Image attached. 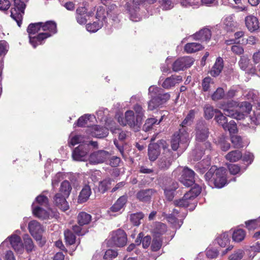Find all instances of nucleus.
Listing matches in <instances>:
<instances>
[{
  "label": "nucleus",
  "instance_id": "1",
  "mask_svg": "<svg viewBox=\"0 0 260 260\" xmlns=\"http://www.w3.org/2000/svg\"><path fill=\"white\" fill-rule=\"evenodd\" d=\"M230 104L231 103H228L227 105H221L219 108L223 110L225 116L237 120L243 119L252 108L251 104L247 102L242 103L239 110H234L230 107Z\"/></svg>",
  "mask_w": 260,
  "mask_h": 260
},
{
  "label": "nucleus",
  "instance_id": "2",
  "mask_svg": "<svg viewBox=\"0 0 260 260\" xmlns=\"http://www.w3.org/2000/svg\"><path fill=\"white\" fill-rule=\"evenodd\" d=\"M13 1L14 7L11 10V17L20 27L26 6L24 2H27L28 0H13Z\"/></svg>",
  "mask_w": 260,
  "mask_h": 260
},
{
  "label": "nucleus",
  "instance_id": "3",
  "mask_svg": "<svg viewBox=\"0 0 260 260\" xmlns=\"http://www.w3.org/2000/svg\"><path fill=\"white\" fill-rule=\"evenodd\" d=\"M41 22L30 24L27 29L29 35V42L36 48L38 45L41 44L44 39H39V34L42 32L41 30Z\"/></svg>",
  "mask_w": 260,
  "mask_h": 260
},
{
  "label": "nucleus",
  "instance_id": "4",
  "mask_svg": "<svg viewBox=\"0 0 260 260\" xmlns=\"http://www.w3.org/2000/svg\"><path fill=\"white\" fill-rule=\"evenodd\" d=\"M111 237L109 240L112 246L123 247L127 243V235L124 230L119 229L112 232Z\"/></svg>",
  "mask_w": 260,
  "mask_h": 260
},
{
  "label": "nucleus",
  "instance_id": "5",
  "mask_svg": "<svg viewBox=\"0 0 260 260\" xmlns=\"http://www.w3.org/2000/svg\"><path fill=\"white\" fill-rule=\"evenodd\" d=\"M41 30L39 34V39H46L57 32L56 23L53 21L41 22Z\"/></svg>",
  "mask_w": 260,
  "mask_h": 260
},
{
  "label": "nucleus",
  "instance_id": "6",
  "mask_svg": "<svg viewBox=\"0 0 260 260\" xmlns=\"http://www.w3.org/2000/svg\"><path fill=\"white\" fill-rule=\"evenodd\" d=\"M125 119L124 120L122 117L119 116L118 121L121 125H125L127 123L131 127H136V129L139 128L142 123L140 120H138V118L135 117L134 112L132 110L127 111L125 113Z\"/></svg>",
  "mask_w": 260,
  "mask_h": 260
},
{
  "label": "nucleus",
  "instance_id": "7",
  "mask_svg": "<svg viewBox=\"0 0 260 260\" xmlns=\"http://www.w3.org/2000/svg\"><path fill=\"white\" fill-rule=\"evenodd\" d=\"M194 59L189 56L179 58L173 63L172 69L175 72L183 70L189 68L193 63Z\"/></svg>",
  "mask_w": 260,
  "mask_h": 260
},
{
  "label": "nucleus",
  "instance_id": "8",
  "mask_svg": "<svg viewBox=\"0 0 260 260\" xmlns=\"http://www.w3.org/2000/svg\"><path fill=\"white\" fill-rule=\"evenodd\" d=\"M88 151L89 146L88 144H80L73 151V158L74 160L77 161H85L87 158Z\"/></svg>",
  "mask_w": 260,
  "mask_h": 260
},
{
  "label": "nucleus",
  "instance_id": "9",
  "mask_svg": "<svg viewBox=\"0 0 260 260\" xmlns=\"http://www.w3.org/2000/svg\"><path fill=\"white\" fill-rule=\"evenodd\" d=\"M28 230L32 235L37 240H40L42 238L44 229L42 225L36 220L30 221L28 225Z\"/></svg>",
  "mask_w": 260,
  "mask_h": 260
},
{
  "label": "nucleus",
  "instance_id": "10",
  "mask_svg": "<svg viewBox=\"0 0 260 260\" xmlns=\"http://www.w3.org/2000/svg\"><path fill=\"white\" fill-rule=\"evenodd\" d=\"M115 7V5H111L108 10L106 11L104 7H98L95 14L96 20L98 21H102L103 23L105 25L107 23V16L111 17L112 10H114Z\"/></svg>",
  "mask_w": 260,
  "mask_h": 260
},
{
  "label": "nucleus",
  "instance_id": "11",
  "mask_svg": "<svg viewBox=\"0 0 260 260\" xmlns=\"http://www.w3.org/2000/svg\"><path fill=\"white\" fill-rule=\"evenodd\" d=\"M149 93H153L159 105L166 102L170 98L168 93H164L163 90L156 86H151L148 89Z\"/></svg>",
  "mask_w": 260,
  "mask_h": 260
},
{
  "label": "nucleus",
  "instance_id": "12",
  "mask_svg": "<svg viewBox=\"0 0 260 260\" xmlns=\"http://www.w3.org/2000/svg\"><path fill=\"white\" fill-rule=\"evenodd\" d=\"M196 131V140L198 141H204L208 137V128L204 121H200L197 124Z\"/></svg>",
  "mask_w": 260,
  "mask_h": 260
},
{
  "label": "nucleus",
  "instance_id": "13",
  "mask_svg": "<svg viewBox=\"0 0 260 260\" xmlns=\"http://www.w3.org/2000/svg\"><path fill=\"white\" fill-rule=\"evenodd\" d=\"M226 170L221 167L217 169L215 166L212 167L205 174L206 179H226Z\"/></svg>",
  "mask_w": 260,
  "mask_h": 260
},
{
  "label": "nucleus",
  "instance_id": "14",
  "mask_svg": "<svg viewBox=\"0 0 260 260\" xmlns=\"http://www.w3.org/2000/svg\"><path fill=\"white\" fill-rule=\"evenodd\" d=\"M156 192L154 189H141L136 194V199L140 202L150 203L152 196Z\"/></svg>",
  "mask_w": 260,
  "mask_h": 260
},
{
  "label": "nucleus",
  "instance_id": "15",
  "mask_svg": "<svg viewBox=\"0 0 260 260\" xmlns=\"http://www.w3.org/2000/svg\"><path fill=\"white\" fill-rule=\"evenodd\" d=\"M173 161L172 153L170 150L167 151L161 156L157 161V167L159 169L166 170L171 166Z\"/></svg>",
  "mask_w": 260,
  "mask_h": 260
},
{
  "label": "nucleus",
  "instance_id": "16",
  "mask_svg": "<svg viewBox=\"0 0 260 260\" xmlns=\"http://www.w3.org/2000/svg\"><path fill=\"white\" fill-rule=\"evenodd\" d=\"M109 157L110 154L108 152L104 150H100L91 154L89 160L92 164H100L105 162Z\"/></svg>",
  "mask_w": 260,
  "mask_h": 260
},
{
  "label": "nucleus",
  "instance_id": "17",
  "mask_svg": "<svg viewBox=\"0 0 260 260\" xmlns=\"http://www.w3.org/2000/svg\"><path fill=\"white\" fill-rule=\"evenodd\" d=\"M69 197H64L61 192L56 193L53 198V202L56 207L62 211H66L69 209V205L66 199Z\"/></svg>",
  "mask_w": 260,
  "mask_h": 260
},
{
  "label": "nucleus",
  "instance_id": "18",
  "mask_svg": "<svg viewBox=\"0 0 260 260\" xmlns=\"http://www.w3.org/2000/svg\"><path fill=\"white\" fill-rule=\"evenodd\" d=\"M173 174L175 177H177V174H180L181 179H193L196 175L195 172L187 167H179L173 172Z\"/></svg>",
  "mask_w": 260,
  "mask_h": 260
},
{
  "label": "nucleus",
  "instance_id": "19",
  "mask_svg": "<svg viewBox=\"0 0 260 260\" xmlns=\"http://www.w3.org/2000/svg\"><path fill=\"white\" fill-rule=\"evenodd\" d=\"M245 23L247 29L251 32L257 30L259 27L258 19L253 15H249L245 17Z\"/></svg>",
  "mask_w": 260,
  "mask_h": 260
},
{
  "label": "nucleus",
  "instance_id": "20",
  "mask_svg": "<svg viewBox=\"0 0 260 260\" xmlns=\"http://www.w3.org/2000/svg\"><path fill=\"white\" fill-rule=\"evenodd\" d=\"M146 0H134L133 1V8H129L128 9L130 15V19L133 21H138L140 20V17H139L137 12L139 10V8L137 7V5H139L140 3L145 1ZM149 3H154L156 0H147Z\"/></svg>",
  "mask_w": 260,
  "mask_h": 260
},
{
  "label": "nucleus",
  "instance_id": "21",
  "mask_svg": "<svg viewBox=\"0 0 260 260\" xmlns=\"http://www.w3.org/2000/svg\"><path fill=\"white\" fill-rule=\"evenodd\" d=\"M182 80L180 76L173 75L170 77L167 78L163 82L161 85L166 89H169L175 86L176 84H179Z\"/></svg>",
  "mask_w": 260,
  "mask_h": 260
},
{
  "label": "nucleus",
  "instance_id": "22",
  "mask_svg": "<svg viewBox=\"0 0 260 260\" xmlns=\"http://www.w3.org/2000/svg\"><path fill=\"white\" fill-rule=\"evenodd\" d=\"M33 215L40 219H46L49 218V214L48 211L39 206H35L33 203L32 206Z\"/></svg>",
  "mask_w": 260,
  "mask_h": 260
},
{
  "label": "nucleus",
  "instance_id": "23",
  "mask_svg": "<svg viewBox=\"0 0 260 260\" xmlns=\"http://www.w3.org/2000/svg\"><path fill=\"white\" fill-rule=\"evenodd\" d=\"M167 231V226L166 224L161 222H157L155 224L152 233L153 237L161 238V236L165 234Z\"/></svg>",
  "mask_w": 260,
  "mask_h": 260
},
{
  "label": "nucleus",
  "instance_id": "24",
  "mask_svg": "<svg viewBox=\"0 0 260 260\" xmlns=\"http://www.w3.org/2000/svg\"><path fill=\"white\" fill-rule=\"evenodd\" d=\"M108 127H109L108 126ZM91 134L93 137L96 138H104L108 135V129L105 127H101L99 125H94L91 128Z\"/></svg>",
  "mask_w": 260,
  "mask_h": 260
},
{
  "label": "nucleus",
  "instance_id": "25",
  "mask_svg": "<svg viewBox=\"0 0 260 260\" xmlns=\"http://www.w3.org/2000/svg\"><path fill=\"white\" fill-rule=\"evenodd\" d=\"M160 153L159 146L157 144H150L148 146V155L150 161L155 160Z\"/></svg>",
  "mask_w": 260,
  "mask_h": 260
},
{
  "label": "nucleus",
  "instance_id": "26",
  "mask_svg": "<svg viewBox=\"0 0 260 260\" xmlns=\"http://www.w3.org/2000/svg\"><path fill=\"white\" fill-rule=\"evenodd\" d=\"M127 201L126 196L120 197L116 202L111 207L110 210L112 212L120 211L125 205Z\"/></svg>",
  "mask_w": 260,
  "mask_h": 260
},
{
  "label": "nucleus",
  "instance_id": "27",
  "mask_svg": "<svg viewBox=\"0 0 260 260\" xmlns=\"http://www.w3.org/2000/svg\"><path fill=\"white\" fill-rule=\"evenodd\" d=\"M9 239L12 247L15 251L20 252L23 250V244L20 237L14 235L10 236Z\"/></svg>",
  "mask_w": 260,
  "mask_h": 260
},
{
  "label": "nucleus",
  "instance_id": "28",
  "mask_svg": "<svg viewBox=\"0 0 260 260\" xmlns=\"http://www.w3.org/2000/svg\"><path fill=\"white\" fill-rule=\"evenodd\" d=\"M193 37L194 39L206 41L210 39L211 32L209 28L205 27L194 34Z\"/></svg>",
  "mask_w": 260,
  "mask_h": 260
},
{
  "label": "nucleus",
  "instance_id": "29",
  "mask_svg": "<svg viewBox=\"0 0 260 260\" xmlns=\"http://www.w3.org/2000/svg\"><path fill=\"white\" fill-rule=\"evenodd\" d=\"M237 26V22L234 21L233 16H228L223 19V27L227 31L234 30Z\"/></svg>",
  "mask_w": 260,
  "mask_h": 260
},
{
  "label": "nucleus",
  "instance_id": "30",
  "mask_svg": "<svg viewBox=\"0 0 260 260\" xmlns=\"http://www.w3.org/2000/svg\"><path fill=\"white\" fill-rule=\"evenodd\" d=\"M187 130L186 125L182 126V124H181V128L179 129L178 134L176 135V136L180 139V144H184V146H183L184 147H186L189 140V134Z\"/></svg>",
  "mask_w": 260,
  "mask_h": 260
},
{
  "label": "nucleus",
  "instance_id": "31",
  "mask_svg": "<svg viewBox=\"0 0 260 260\" xmlns=\"http://www.w3.org/2000/svg\"><path fill=\"white\" fill-rule=\"evenodd\" d=\"M91 215L84 211L79 212L77 217V223L80 225L89 224L91 221Z\"/></svg>",
  "mask_w": 260,
  "mask_h": 260
},
{
  "label": "nucleus",
  "instance_id": "32",
  "mask_svg": "<svg viewBox=\"0 0 260 260\" xmlns=\"http://www.w3.org/2000/svg\"><path fill=\"white\" fill-rule=\"evenodd\" d=\"M91 191L89 185H86L81 190L78 197L79 203H83L86 202L91 194Z\"/></svg>",
  "mask_w": 260,
  "mask_h": 260
},
{
  "label": "nucleus",
  "instance_id": "33",
  "mask_svg": "<svg viewBox=\"0 0 260 260\" xmlns=\"http://www.w3.org/2000/svg\"><path fill=\"white\" fill-rule=\"evenodd\" d=\"M223 59L221 57H218L210 71L212 76L216 77L219 75L223 69Z\"/></svg>",
  "mask_w": 260,
  "mask_h": 260
},
{
  "label": "nucleus",
  "instance_id": "34",
  "mask_svg": "<svg viewBox=\"0 0 260 260\" xmlns=\"http://www.w3.org/2000/svg\"><path fill=\"white\" fill-rule=\"evenodd\" d=\"M163 116L161 117V118L158 121L157 119L155 118H150L146 119L144 124L143 126V129L145 132H148L150 131L154 124H158L162 120Z\"/></svg>",
  "mask_w": 260,
  "mask_h": 260
},
{
  "label": "nucleus",
  "instance_id": "35",
  "mask_svg": "<svg viewBox=\"0 0 260 260\" xmlns=\"http://www.w3.org/2000/svg\"><path fill=\"white\" fill-rule=\"evenodd\" d=\"M188 194H189L185 193L182 199L174 201V205L179 207H188L192 201V200L189 199V197H188Z\"/></svg>",
  "mask_w": 260,
  "mask_h": 260
},
{
  "label": "nucleus",
  "instance_id": "36",
  "mask_svg": "<svg viewBox=\"0 0 260 260\" xmlns=\"http://www.w3.org/2000/svg\"><path fill=\"white\" fill-rule=\"evenodd\" d=\"M202 45L199 43H189L184 46V50L188 53H191L202 49Z\"/></svg>",
  "mask_w": 260,
  "mask_h": 260
},
{
  "label": "nucleus",
  "instance_id": "37",
  "mask_svg": "<svg viewBox=\"0 0 260 260\" xmlns=\"http://www.w3.org/2000/svg\"><path fill=\"white\" fill-rule=\"evenodd\" d=\"M104 25L105 24L103 23L102 21H98L96 20V21L92 23H89L87 24L86 25V28L89 32H95L104 26Z\"/></svg>",
  "mask_w": 260,
  "mask_h": 260
},
{
  "label": "nucleus",
  "instance_id": "38",
  "mask_svg": "<svg viewBox=\"0 0 260 260\" xmlns=\"http://www.w3.org/2000/svg\"><path fill=\"white\" fill-rule=\"evenodd\" d=\"M242 157V153L240 151L236 150L229 152L225 155L226 160L231 162H236L239 160Z\"/></svg>",
  "mask_w": 260,
  "mask_h": 260
},
{
  "label": "nucleus",
  "instance_id": "39",
  "mask_svg": "<svg viewBox=\"0 0 260 260\" xmlns=\"http://www.w3.org/2000/svg\"><path fill=\"white\" fill-rule=\"evenodd\" d=\"M172 184L173 186L172 188L168 187H165L164 188L165 196L167 199L169 201H171L173 200L174 197V191L178 188L179 186L178 184H176L175 183H173Z\"/></svg>",
  "mask_w": 260,
  "mask_h": 260
},
{
  "label": "nucleus",
  "instance_id": "40",
  "mask_svg": "<svg viewBox=\"0 0 260 260\" xmlns=\"http://www.w3.org/2000/svg\"><path fill=\"white\" fill-rule=\"evenodd\" d=\"M85 177L82 174H72L71 173L58 172L56 174V179H77Z\"/></svg>",
  "mask_w": 260,
  "mask_h": 260
},
{
  "label": "nucleus",
  "instance_id": "41",
  "mask_svg": "<svg viewBox=\"0 0 260 260\" xmlns=\"http://www.w3.org/2000/svg\"><path fill=\"white\" fill-rule=\"evenodd\" d=\"M201 192V187L199 185L195 183L190 187V190L186 194H189L188 197L192 201L200 194Z\"/></svg>",
  "mask_w": 260,
  "mask_h": 260
},
{
  "label": "nucleus",
  "instance_id": "42",
  "mask_svg": "<svg viewBox=\"0 0 260 260\" xmlns=\"http://www.w3.org/2000/svg\"><path fill=\"white\" fill-rule=\"evenodd\" d=\"M64 235L66 245H72L75 243L76 237L72 231L70 230L64 231Z\"/></svg>",
  "mask_w": 260,
  "mask_h": 260
},
{
  "label": "nucleus",
  "instance_id": "43",
  "mask_svg": "<svg viewBox=\"0 0 260 260\" xmlns=\"http://www.w3.org/2000/svg\"><path fill=\"white\" fill-rule=\"evenodd\" d=\"M69 144L72 146L79 143L81 144H88V142L85 140L84 138L81 135H75L72 136L71 134L70 136Z\"/></svg>",
  "mask_w": 260,
  "mask_h": 260
},
{
  "label": "nucleus",
  "instance_id": "44",
  "mask_svg": "<svg viewBox=\"0 0 260 260\" xmlns=\"http://www.w3.org/2000/svg\"><path fill=\"white\" fill-rule=\"evenodd\" d=\"M205 117L207 119H211L215 114H217L219 112L218 110L214 109L213 107L210 105H206L204 108Z\"/></svg>",
  "mask_w": 260,
  "mask_h": 260
},
{
  "label": "nucleus",
  "instance_id": "45",
  "mask_svg": "<svg viewBox=\"0 0 260 260\" xmlns=\"http://www.w3.org/2000/svg\"><path fill=\"white\" fill-rule=\"evenodd\" d=\"M72 190V186L70 183L64 180L61 184L59 192H61L64 197H69Z\"/></svg>",
  "mask_w": 260,
  "mask_h": 260
},
{
  "label": "nucleus",
  "instance_id": "46",
  "mask_svg": "<svg viewBox=\"0 0 260 260\" xmlns=\"http://www.w3.org/2000/svg\"><path fill=\"white\" fill-rule=\"evenodd\" d=\"M162 244V238L153 237L151 244V249L152 251H157L161 247Z\"/></svg>",
  "mask_w": 260,
  "mask_h": 260
},
{
  "label": "nucleus",
  "instance_id": "47",
  "mask_svg": "<svg viewBox=\"0 0 260 260\" xmlns=\"http://www.w3.org/2000/svg\"><path fill=\"white\" fill-rule=\"evenodd\" d=\"M144 216V214L141 212L132 214L130 215V221L135 226H138L140 224V220Z\"/></svg>",
  "mask_w": 260,
  "mask_h": 260
},
{
  "label": "nucleus",
  "instance_id": "48",
  "mask_svg": "<svg viewBox=\"0 0 260 260\" xmlns=\"http://www.w3.org/2000/svg\"><path fill=\"white\" fill-rule=\"evenodd\" d=\"M245 235V232L243 230L237 229L233 232L232 238L235 242H241L244 239Z\"/></svg>",
  "mask_w": 260,
  "mask_h": 260
},
{
  "label": "nucleus",
  "instance_id": "49",
  "mask_svg": "<svg viewBox=\"0 0 260 260\" xmlns=\"http://www.w3.org/2000/svg\"><path fill=\"white\" fill-rule=\"evenodd\" d=\"M106 125L107 126L109 127L110 131L113 133H118V138L120 140L123 141L124 140L126 137V134L124 131L120 132V129L119 128H117L115 126L113 125L112 123H111L110 124H108V122H106Z\"/></svg>",
  "mask_w": 260,
  "mask_h": 260
},
{
  "label": "nucleus",
  "instance_id": "50",
  "mask_svg": "<svg viewBox=\"0 0 260 260\" xmlns=\"http://www.w3.org/2000/svg\"><path fill=\"white\" fill-rule=\"evenodd\" d=\"M23 245L27 252H31L34 248V244L32 239L28 235H25L23 237Z\"/></svg>",
  "mask_w": 260,
  "mask_h": 260
},
{
  "label": "nucleus",
  "instance_id": "51",
  "mask_svg": "<svg viewBox=\"0 0 260 260\" xmlns=\"http://www.w3.org/2000/svg\"><path fill=\"white\" fill-rule=\"evenodd\" d=\"M217 241L218 244L222 247H225L230 242L229 235L227 233H224L217 238Z\"/></svg>",
  "mask_w": 260,
  "mask_h": 260
},
{
  "label": "nucleus",
  "instance_id": "52",
  "mask_svg": "<svg viewBox=\"0 0 260 260\" xmlns=\"http://www.w3.org/2000/svg\"><path fill=\"white\" fill-rule=\"evenodd\" d=\"M84 225L75 224L72 226V232L78 236H83L88 232L86 228H83Z\"/></svg>",
  "mask_w": 260,
  "mask_h": 260
},
{
  "label": "nucleus",
  "instance_id": "53",
  "mask_svg": "<svg viewBox=\"0 0 260 260\" xmlns=\"http://www.w3.org/2000/svg\"><path fill=\"white\" fill-rule=\"evenodd\" d=\"M215 119L216 122L222 126L223 128L226 127V124L228 123L227 118L220 111L215 116Z\"/></svg>",
  "mask_w": 260,
  "mask_h": 260
},
{
  "label": "nucleus",
  "instance_id": "54",
  "mask_svg": "<svg viewBox=\"0 0 260 260\" xmlns=\"http://www.w3.org/2000/svg\"><path fill=\"white\" fill-rule=\"evenodd\" d=\"M214 82L211 78L207 77L205 78L202 83L203 90L204 91H208L210 90L211 85L213 84Z\"/></svg>",
  "mask_w": 260,
  "mask_h": 260
},
{
  "label": "nucleus",
  "instance_id": "55",
  "mask_svg": "<svg viewBox=\"0 0 260 260\" xmlns=\"http://www.w3.org/2000/svg\"><path fill=\"white\" fill-rule=\"evenodd\" d=\"M231 142L236 148H241L243 147L242 138L238 135H233L231 136Z\"/></svg>",
  "mask_w": 260,
  "mask_h": 260
},
{
  "label": "nucleus",
  "instance_id": "56",
  "mask_svg": "<svg viewBox=\"0 0 260 260\" xmlns=\"http://www.w3.org/2000/svg\"><path fill=\"white\" fill-rule=\"evenodd\" d=\"M225 128H223L225 131H228L231 134V136L235 134L237 132V124L235 121L231 120L226 124Z\"/></svg>",
  "mask_w": 260,
  "mask_h": 260
},
{
  "label": "nucleus",
  "instance_id": "57",
  "mask_svg": "<svg viewBox=\"0 0 260 260\" xmlns=\"http://www.w3.org/2000/svg\"><path fill=\"white\" fill-rule=\"evenodd\" d=\"M196 111L194 110H190L182 123V126L190 124L194 118Z\"/></svg>",
  "mask_w": 260,
  "mask_h": 260
},
{
  "label": "nucleus",
  "instance_id": "58",
  "mask_svg": "<svg viewBox=\"0 0 260 260\" xmlns=\"http://www.w3.org/2000/svg\"><path fill=\"white\" fill-rule=\"evenodd\" d=\"M160 7L165 10H168L172 9L174 7V3L171 0H158Z\"/></svg>",
  "mask_w": 260,
  "mask_h": 260
},
{
  "label": "nucleus",
  "instance_id": "59",
  "mask_svg": "<svg viewBox=\"0 0 260 260\" xmlns=\"http://www.w3.org/2000/svg\"><path fill=\"white\" fill-rule=\"evenodd\" d=\"M149 94L150 95L151 100L148 103V109L149 110H153L158 107L159 105L157 104V101L153 93L149 92Z\"/></svg>",
  "mask_w": 260,
  "mask_h": 260
},
{
  "label": "nucleus",
  "instance_id": "60",
  "mask_svg": "<svg viewBox=\"0 0 260 260\" xmlns=\"http://www.w3.org/2000/svg\"><path fill=\"white\" fill-rule=\"evenodd\" d=\"M224 96V91L223 88H218L212 94L211 98L213 101H217L222 99Z\"/></svg>",
  "mask_w": 260,
  "mask_h": 260
},
{
  "label": "nucleus",
  "instance_id": "61",
  "mask_svg": "<svg viewBox=\"0 0 260 260\" xmlns=\"http://www.w3.org/2000/svg\"><path fill=\"white\" fill-rule=\"evenodd\" d=\"M134 110L136 113V117L138 118L141 122L144 115V110H143L142 107L138 104H136L134 107Z\"/></svg>",
  "mask_w": 260,
  "mask_h": 260
},
{
  "label": "nucleus",
  "instance_id": "62",
  "mask_svg": "<svg viewBox=\"0 0 260 260\" xmlns=\"http://www.w3.org/2000/svg\"><path fill=\"white\" fill-rule=\"evenodd\" d=\"M249 59L246 56H242L241 57L239 61V65L241 69L245 71L249 64Z\"/></svg>",
  "mask_w": 260,
  "mask_h": 260
},
{
  "label": "nucleus",
  "instance_id": "63",
  "mask_svg": "<svg viewBox=\"0 0 260 260\" xmlns=\"http://www.w3.org/2000/svg\"><path fill=\"white\" fill-rule=\"evenodd\" d=\"M117 255L118 252L117 250L109 249L105 252L104 258L105 259H112L116 257Z\"/></svg>",
  "mask_w": 260,
  "mask_h": 260
},
{
  "label": "nucleus",
  "instance_id": "64",
  "mask_svg": "<svg viewBox=\"0 0 260 260\" xmlns=\"http://www.w3.org/2000/svg\"><path fill=\"white\" fill-rule=\"evenodd\" d=\"M244 251L239 249L229 256V260H240L244 256Z\"/></svg>",
  "mask_w": 260,
  "mask_h": 260
}]
</instances>
